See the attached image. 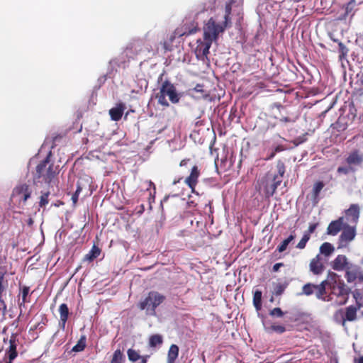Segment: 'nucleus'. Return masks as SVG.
<instances>
[{"label":"nucleus","instance_id":"f257e3e1","mask_svg":"<svg viewBox=\"0 0 363 363\" xmlns=\"http://www.w3.org/2000/svg\"><path fill=\"white\" fill-rule=\"evenodd\" d=\"M233 2V0H230L226 3L225 9L221 13L211 17L204 24L203 28L204 39L216 41L219 35L223 33L226 28L231 27L230 13Z\"/></svg>","mask_w":363,"mask_h":363},{"label":"nucleus","instance_id":"f03ea898","mask_svg":"<svg viewBox=\"0 0 363 363\" xmlns=\"http://www.w3.org/2000/svg\"><path fill=\"white\" fill-rule=\"evenodd\" d=\"M51 151L48 152L46 157L40 162L36 167V172L34 177V182H44L48 186H52L54 183V179L57 174V167H55L52 164H50Z\"/></svg>","mask_w":363,"mask_h":363},{"label":"nucleus","instance_id":"7ed1b4c3","mask_svg":"<svg viewBox=\"0 0 363 363\" xmlns=\"http://www.w3.org/2000/svg\"><path fill=\"white\" fill-rule=\"evenodd\" d=\"M277 173L269 172L264 178V193L267 198L272 196L282 182L285 173V165L283 162L280 160L277 162Z\"/></svg>","mask_w":363,"mask_h":363},{"label":"nucleus","instance_id":"20e7f679","mask_svg":"<svg viewBox=\"0 0 363 363\" xmlns=\"http://www.w3.org/2000/svg\"><path fill=\"white\" fill-rule=\"evenodd\" d=\"M167 96L172 104H178L182 96V94L177 91L175 86L167 80L162 83L160 91L156 95L158 104L164 107H168L169 104L166 99Z\"/></svg>","mask_w":363,"mask_h":363},{"label":"nucleus","instance_id":"39448f33","mask_svg":"<svg viewBox=\"0 0 363 363\" xmlns=\"http://www.w3.org/2000/svg\"><path fill=\"white\" fill-rule=\"evenodd\" d=\"M165 299V296L157 291H150L147 296L140 301L138 307L140 310H145L146 314L149 315H155L156 308L160 306Z\"/></svg>","mask_w":363,"mask_h":363},{"label":"nucleus","instance_id":"423d86ee","mask_svg":"<svg viewBox=\"0 0 363 363\" xmlns=\"http://www.w3.org/2000/svg\"><path fill=\"white\" fill-rule=\"evenodd\" d=\"M330 289H331V296H335L337 299L335 303L338 306L344 305L347 303L350 294V289L345 284L341 281L336 274L335 278L330 282Z\"/></svg>","mask_w":363,"mask_h":363},{"label":"nucleus","instance_id":"0eeeda50","mask_svg":"<svg viewBox=\"0 0 363 363\" xmlns=\"http://www.w3.org/2000/svg\"><path fill=\"white\" fill-rule=\"evenodd\" d=\"M143 50V43L140 40H133L130 43L123 52L121 54L122 60L121 61L114 59L110 62L111 65H118L121 66L125 63V57L128 59L133 58L135 55L140 53Z\"/></svg>","mask_w":363,"mask_h":363},{"label":"nucleus","instance_id":"6e6552de","mask_svg":"<svg viewBox=\"0 0 363 363\" xmlns=\"http://www.w3.org/2000/svg\"><path fill=\"white\" fill-rule=\"evenodd\" d=\"M213 41L209 39H199L196 42L197 45L195 49V55L199 60L206 62L208 60V55L209 53V49Z\"/></svg>","mask_w":363,"mask_h":363},{"label":"nucleus","instance_id":"1a4fd4ad","mask_svg":"<svg viewBox=\"0 0 363 363\" xmlns=\"http://www.w3.org/2000/svg\"><path fill=\"white\" fill-rule=\"evenodd\" d=\"M356 236V228L345 225L342 233L338 239V249L346 247L348 244L352 242Z\"/></svg>","mask_w":363,"mask_h":363},{"label":"nucleus","instance_id":"9d476101","mask_svg":"<svg viewBox=\"0 0 363 363\" xmlns=\"http://www.w3.org/2000/svg\"><path fill=\"white\" fill-rule=\"evenodd\" d=\"M345 277L349 283L354 282L356 280L362 283L363 282V272L359 267L350 264L346 269Z\"/></svg>","mask_w":363,"mask_h":363},{"label":"nucleus","instance_id":"9b49d317","mask_svg":"<svg viewBox=\"0 0 363 363\" xmlns=\"http://www.w3.org/2000/svg\"><path fill=\"white\" fill-rule=\"evenodd\" d=\"M32 189L29 185L22 184L17 186L13 191V196L18 198L19 201L26 202L30 197Z\"/></svg>","mask_w":363,"mask_h":363},{"label":"nucleus","instance_id":"f8f14e48","mask_svg":"<svg viewBox=\"0 0 363 363\" xmlns=\"http://www.w3.org/2000/svg\"><path fill=\"white\" fill-rule=\"evenodd\" d=\"M335 273H330L328 276L327 279L323 281L319 285H316L315 290H316V297L318 299H321L323 301H326L325 298H324V294H325L326 286L330 287V282L331 280L335 278Z\"/></svg>","mask_w":363,"mask_h":363},{"label":"nucleus","instance_id":"ddd939ff","mask_svg":"<svg viewBox=\"0 0 363 363\" xmlns=\"http://www.w3.org/2000/svg\"><path fill=\"white\" fill-rule=\"evenodd\" d=\"M345 161L347 164L353 167L360 166L363 162V152L359 150H354L349 153Z\"/></svg>","mask_w":363,"mask_h":363},{"label":"nucleus","instance_id":"4468645a","mask_svg":"<svg viewBox=\"0 0 363 363\" xmlns=\"http://www.w3.org/2000/svg\"><path fill=\"white\" fill-rule=\"evenodd\" d=\"M347 223H344V218L340 217L335 220H333L328 226L327 233L328 235L335 236L338 234L342 230L344 229Z\"/></svg>","mask_w":363,"mask_h":363},{"label":"nucleus","instance_id":"2eb2a0df","mask_svg":"<svg viewBox=\"0 0 363 363\" xmlns=\"http://www.w3.org/2000/svg\"><path fill=\"white\" fill-rule=\"evenodd\" d=\"M310 270L314 274H320L324 270V265L321 261L320 255H317L313 259H311L309 264Z\"/></svg>","mask_w":363,"mask_h":363},{"label":"nucleus","instance_id":"dca6fc26","mask_svg":"<svg viewBox=\"0 0 363 363\" xmlns=\"http://www.w3.org/2000/svg\"><path fill=\"white\" fill-rule=\"evenodd\" d=\"M350 264L345 255H339L333 262L332 267L336 271H342L347 269Z\"/></svg>","mask_w":363,"mask_h":363},{"label":"nucleus","instance_id":"f3484780","mask_svg":"<svg viewBox=\"0 0 363 363\" xmlns=\"http://www.w3.org/2000/svg\"><path fill=\"white\" fill-rule=\"evenodd\" d=\"M17 335L12 334L9 340V347L6 351V354L8 355L9 359H10V361H13L17 357Z\"/></svg>","mask_w":363,"mask_h":363},{"label":"nucleus","instance_id":"a211bd4d","mask_svg":"<svg viewBox=\"0 0 363 363\" xmlns=\"http://www.w3.org/2000/svg\"><path fill=\"white\" fill-rule=\"evenodd\" d=\"M199 174L200 172L198 167L195 165L192 167L190 175L186 178L185 182L191 189H194L195 187Z\"/></svg>","mask_w":363,"mask_h":363},{"label":"nucleus","instance_id":"6ab92c4d","mask_svg":"<svg viewBox=\"0 0 363 363\" xmlns=\"http://www.w3.org/2000/svg\"><path fill=\"white\" fill-rule=\"evenodd\" d=\"M59 313L60 316V326L64 330L69 315V308L66 303H62L60 306Z\"/></svg>","mask_w":363,"mask_h":363},{"label":"nucleus","instance_id":"aec40b11","mask_svg":"<svg viewBox=\"0 0 363 363\" xmlns=\"http://www.w3.org/2000/svg\"><path fill=\"white\" fill-rule=\"evenodd\" d=\"M125 109V106L123 104H118L117 106L112 108L109 111V114L113 121H119Z\"/></svg>","mask_w":363,"mask_h":363},{"label":"nucleus","instance_id":"412c9836","mask_svg":"<svg viewBox=\"0 0 363 363\" xmlns=\"http://www.w3.org/2000/svg\"><path fill=\"white\" fill-rule=\"evenodd\" d=\"M346 216L352 217V221L357 223L359 217V207L357 204H352L345 211Z\"/></svg>","mask_w":363,"mask_h":363},{"label":"nucleus","instance_id":"4be33fe9","mask_svg":"<svg viewBox=\"0 0 363 363\" xmlns=\"http://www.w3.org/2000/svg\"><path fill=\"white\" fill-rule=\"evenodd\" d=\"M21 289V301L18 302V305L20 308L25 307V304L26 303L30 302L29 295H30V287L27 286H23L20 287Z\"/></svg>","mask_w":363,"mask_h":363},{"label":"nucleus","instance_id":"5701e85b","mask_svg":"<svg viewBox=\"0 0 363 363\" xmlns=\"http://www.w3.org/2000/svg\"><path fill=\"white\" fill-rule=\"evenodd\" d=\"M335 251L334 246L330 242H324L320 247V254L326 257H330Z\"/></svg>","mask_w":363,"mask_h":363},{"label":"nucleus","instance_id":"b1692460","mask_svg":"<svg viewBox=\"0 0 363 363\" xmlns=\"http://www.w3.org/2000/svg\"><path fill=\"white\" fill-rule=\"evenodd\" d=\"M179 347L176 345H172L168 351L167 363H174L178 357Z\"/></svg>","mask_w":363,"mask_h":363},{"label":"nucleus","instance_id":"393cba45","mask_svg":"<svg viewBox=\"0 0 363 363\" xmlns=\"http://www.w3.org/2000/svg\"><path fill=\"white\" fill-rule=\"evenodd\" d=\"M100 253L101 250L96 245H94L91 250L85 255L84 260L92 262L100 255Z\"/></svg>","mask_w":363,"mask_h":363},{"label":"nucleus","instance_id":"a878e982","mask_svg":"<svg viewBox=\"0 0 363 363\" xmlns=\"http://www.w3.org/2000/svg\"><path fill=\"white\" fill-rule=\"evenodd\" d=\"M325 184L323 182H318L314 184L313 187V199L315 202H318L319 200V194L321 190L323 189Z\"/></svg>","mask_w":363,"mask_h":363},{"label":"nucleus","instance_id":"bb28decb","mask_svg":"<svg viewBox=\"0 0 363 363\" xmlns=\"http://www.w3.org/2000/svg\"><path fill=\"white\" fill-rule=\"evenodd\" d=\"M354 0H351L349 3L347 4L345 8V13L342 16L338 17V20H345L348 15L353 16V10L354 7Z\"/></svg>","mask_w":363,"mask_h":363},{"label":"nucleus","instance_id":"cd10ccee","mask_svg":"<svg viewBox=\"0 0 363 363\" xmlns=\"http://www.w3.org/2000/svg\"><path fill=\"white\" fill-rule=\"evenodd\" d=\"M86 345V337L84 335H82L77 343L72 347V351L75 352H82Z\"/></svg>","mask_w":363,"mask_h":363},{"label":"nucleus","instance_id":"c85d7f7f","mask_svg":"<svg viewBox=\"0 0 363 363\" xmlns=\"http://www.w3.org/2000/svg\"><path fill=\"white\" fill-rule=\"evenodd\" d=\"M145 186L146 188L147 191H149L150 188H153L152 191H150V197H149V203H150V208H151V203L155 201V186L153 182L151 181H145L144 182Z\"/></svg>","mask_w":363,"mask_h":363},{"label":"nucleus","instance_id":"c756f323","mask_svg":"<svg viewBox=\"0 0 363 363\" xmlns=\"http://www.w3.org/2000/svg\"><path fill=\"white\" fill-rule=\"evenodd\" d=\"M357 308L354 306H349L346 309L345 319L349 321H353L356 319Z\"/></svg>","mask_w":363,"mask_h":363},{"label":"nucleus","instance_id":"7c9ffc66","mask_svg":"<svg viewBox=\"0 0 363 363\" xmlns=\"http://www.w3.org/2000/svg\"><path fill=\"white\" fill-rule=\"evenodd\" d=\"M295 238V235H290L286 239L284 240L277 247V250L279 252H282L285 251L287 248V246L289 245V243L294 240Z\"/></svg>","mask_w":363,"mask_h":363},{"label":"nucleus","instance_id":"2f4dec72","mask_svg":"<svg viewBox=\"0 0 363 363\" xmlns=\"http://www.w3.org/2000/svg\"><path fill=\"white\" fill-rule=\"evenodd\" d=\"M356 171V169L351 165L347 164V166L339 167L337 169V172L339 174L347 175L350 173H354Z\"/></svg>","mask_w":363,"mask_h":363},{"label":"nucleus","instance_id":"473e14b6","mask_svg":"<svg viewBox=\"0 0 363 363\" xmlns=\"http://www.w3.org/2000/svg\"><path fill=\"white\" fill-rule=\"evenodd\" d=\"M262 301V292L259 291H255L253 296V304L257 310H259L261 308Z\"/></svg>","mask_w":363,"mask_h":363},{"label":"nucleus","instance_id":"72a5a7b5","mask_svg":"<svg viewBox=\"0 0 363 363\" xmlns=\"http://www.w3.org/2000/svg\"><path fill=\"white\" fill-rule=\"evenodd\" d=\"M124 359V356L120 350H116L113 355L111 363H122Z\"/></svg>","mask_w":363,"mask_h":363},{"label":"nucleus","instance_id":"f704fd0d","mask_svg":"<svg viewBox=\"0 0 363 363\" xmlns=\"http://www.w3.org/2000/svg\"><path fill=\"white\" fill-rule=\"evenodd\" d=\"M315 284H306L302 288V294L306 296H310L313 294L315 288Z\"/></svg>","mask_w":363,"mask_h":363},{"label":"nucleus","instance_id":"c9c22d12","mask_svg":"<svg viewBox=\"0 0 363 363\" xmlns=\"http://www.w3.org/2000/svg\"><path fill=\"white\" fill-rule=\"evenodd\" d=\"M162 343V337L160 335H152L150 338V345L152 347H155Z\"/></svg>","mask_w":363,"mask_h":363},{"label":"nucleus","instance_id":"e433bc0d","mask_svg":"<svg viewBox=\"0 0 363 363\" xmlns=\"http://www.w3.org/2000/svg\"><path fill=\"white\" fill-rule=\"evenodd\" d=\"M128 357L130 361L135 362L140 359V355L134 350L129 349L127 352Z\"/></svg>","mask_w":363,"mask_h":363},{"label":"nucleus","instance_id":"4c0bfd02","mask_svg":"<svg viewBox=\"0 0 363 363\" xmlns=\"http://www.w3.org/2000/svg\"><path fill=\"white\" fill-rule=\"evenodd\" d=\"M309 239L310 236L308 235V233H304L301 240L297 244L296 247L301 250L305 248L306 243L309 240Z\"/></svg>","mask_w":363,"mask_h":363},{"label":"nucleus","instance_id":"58836bf2","mask_svg":"<svg viewBox=\"0 0 363 363\" xmlns=\"http://www.w3.org/2000/svg\"><path fill=\"white\" fill-rule=\"evenodd\" d=\"M49 195H50V192L48 191V192L43 193L40 196V202H39L40 207H44V206H45L48 203V202H49V200H48Z\"/></svg>","mask_w":363,"mask_h":363},{"label":"nucleus","instance_id":"ea45409f","mask_svg":"<svg viewBox=\"0 0 363 363\" xmlns=\"http://www.w3.org/2000/svg\"><path fill=\"white\" fill-rule=\"evenodd\" d=\"M194 91L198 93H201L202 94L201 96H199V98L206 99L208 96V94L205 93L203 90V85L202 84H197L194 87Z\"/></svg>","mask_w":363,"mask_h":363},{"label":"nucleus","instance_id":"a19ab883","mask_svg":"<svg viewBox=\"0 0 363 363\" xmlns=\"http://www.w3.org/2000/svg\"><path fill=\"white\" fill-rule=\"evenodd\" d=\"M286 287V284H277L274 287V294L276 296H280L283 294L285 289Z\"/></svg>","mask_w":363,"mask_h":363},{"label":"nucleus","instance_id":"79ce46f5","mask_svg":"<svg viewBox=\"0 0 363 363\" xmlns=\"http://www.w3.org/2000/svg\"><path fill=\"white\" fill-rule=\"evenodd\" d=\"M339 46V51L340 52V59L345 57L348 52V49L346 48V46L341 42L338 43Z\"/></svg>","mask_w":363,"mask_h":363},{"label":"nucleus","instance_id":"37998d69","mask_svg":"<svg viewBox=\"0 0 363 363\" xmlns=\"http://www.w3.org/2000/svg\"><path fill=\"white\" fill-rule=\"evenodd\" d=\"M81 191H82V187L80 186V185L78 184L75 192L74 193V194L72 196V201L74 205L77 203V202L78 201L79 195L81 193Z\"/></svg>","mask_w":363,"mask_h":363},{"label":"nucleus","instance_id":"c03bdc74","mask_svg":"<svg viewBox=\"0 0 363 363\" xmlns=\"http://www.w3.org/2000/svg\"><path fill=\"white\" fill-rule=\"evenodd\" d=\"M269 314L272 316L281 318L283 316L284 313L280 308H274L270 311Z\"/></svg>","mask_w":363,"mask_h":363},{"label":"nucleus","instance_id":"a18cd8bd","mask_svg":"<svg viewBox=\"0 0 363 363\" xmlns=\"http://www.w3.org/2000/svg\"><path fill=\"white\" fill-rule=\"evenodd\" d=\"M272 330H274V332H277L278 333H283L286 330L285 327L283 325H273L272 326Z\"/></svg>","mask_w":363,"mask_h":363},{"label":"nucleus","instance_id":"49530a36","mask_svg":"<svg viewBox=\"0 0 363 363\" xmlns=\"http://www.w3.org/2000/svg\"><path fill=\"white\" fill-rule=\"evenodd\" d=\"M3 280H4V276H0V301L2 302L3 303L4 301L1 300V295H2V293L5 291L6 289V286L3 284ZM5 305V304H4ZM4 308H6V306H4Z\"/></svg>","mask_w":363,"mask_h":363},{"label":"nucleus","instance_id":"de8ad7c7","mask_svg":"<svg viewBox=\"0 0 363 363\" xmlns=\"http://www.w3.org/2000/svg\"><path fill=\"white\" fill-rule=\"evenodd\" d=\"M318 225V223H312V224H310V225H309V227H308V231H307V232H305L304 233H308V235L310 236V235H311V233H313L315 230V229H316V228H317Z\"/></svg>","mask_w":363,"mask_h":363},{"label":"nucleus","instance_id":"09e8293b","mask_svg":"<svg viewBox=\"0 0 363 363\" xmlns=\"http://www.w3.org/2000/svg\"><path fill=\"white\" fill-rule=\"evenodd\" d=\"M284 266V264L281 263V262H279V263H276L274 266H273V272H278L279 268L283 267Z\"/></svg>","mask_w":363,"mask_h":363},{"label":"nucleus","instance_id":"8fccbe9b","mask_svg":"<svg viewBox=\"0 0 363 363\" xmlns=\"http://www.w3.org/2000/svg\"><path fill=\"white\" fill-rule=\"evenodd\" d=\"M194 33V30L193 29L189 30L188 32L187 31H184L183 33H180L179 31V30H177V34L180 35V36H182L183 35H185V34H190V33Z\"/></svg>","mask_w":363,"mask_h":363},{"label":"nucleus","instance_id":"3c124183","mask_svg":"<svg viewBox=\"0 0 363 363\" xmlns=\"http://www.w3.org/2000/svg\"><path fill=\"white\" fill-rule=\"evenodd\" d=\"M284 150V148L283 146L281 145H277L274 150L273 151L275 152V153L277 152H281Z\"/></svg>","mask_w":363,"mask_h":363},{"label":"nucleus","instance_id":"603ef678","mask_svg":"<svg viewBox=\"0 0 363 363\" xmlns=\"http://www.w3.org/2000/svg\"><path fill=\"white\" fill-rule=\"evenodd\" d=\"M276 153L273 150L271 152V153L265 158V160H269L272 159L275 156Z\"/></svg>","mask_w":363,"mask_h":363},{"label":"nucleus","instance_id":"864d4df0","mask_svg":"<svg viewBox=\"0 0 363 363\" xmlns=\"http://www.w3.org/2000/svg\"><path fill=\"white\" fill-rule=\"evenodd\" d=\"M189 161V160L188 159H184V160H182L180 162V166L182 167V166H185L186 165L187 162Z\"/></svg>","mask_w":363,"mask_h":363},{"label":"nucleus","instance_id":"5fc2aeb1","mask_svg":"<svg viewBox=\"0 0 363 363\" xmlns=\"http://www.w3.org/2000/svg\"><path fill=\"white\" fill-rule=\"evenodd\" d=\"M360 296V293L359 291H354V298L356 299L357 303H358V298Z\"/></svg>","mask_w":363,"mask_h":363},{"label":"nucleus","instance_id":"6e6d98bb","mask_svg":"<svg viewBox=\"0 0 363 363\" xmlns=\"http://www.w3.org/2000/svg\"><path fill=\"white\" fill-rule=\"evenodd\" d=\"M169 197V196H165V197H164V198L161 201V203H160V205H161V207H162V206H163V203H164V202H166V201L168 200Z\"/></svg>","mask_w":363,"mask_h":363},{"label":"nucleus","instance_id":"4d7b16f0","mask_svg":"<svg viewBox=\"0 0 363 363\" xmlns=\"http://www.w3.org/2000/svg\"><path fill=\"white\" fill-rule=\"evenodd\" d=\"M33 224V220L30 218L28 220V225L31 226Z\"/></svg>","mask_w":363,"mask_h":363},{"label":"nucleus","instance_id":"13d9d810","mask_svg":"<svg viewBox=\"0 0 363 363\" xmlns=\"http://www.w3.org/2000/svg\"><path fill=\"white\" fill-rule=\"evenodd\" d=\"M357 361V363H363V356L360 357Z\"/></svg>","mask_w":363,"mask_h":363},{"label":"nucleus","instance_id":"bf43d9fd","mask_svg":"<svg viewBox=\"0 0 363 363\" xmlns=\"http://www.w3.org/2000/svg\"><path fill=\"white\" fill-rule=\"evenodd\" d=\"M324 298H325L326 299L325 301H330L333 299V297L331 296H324Z\"/></svg>","mask_w":363,"mask_h":363},{"label":"nucleus","instance_id":"052dcab7","mask_svg":"<svg viewBox=\"0 0 363 363\" xmlns=\"http://www.w3.org/2000/svg\"><path fill=\"white\" fill-rule=\"evenodd\" d=\"M359 82H360L361 84L363 85V73L362 74V75L359 77Z\"/></svg>","mask_w":363,"mask_h":363},{"label":"nucleus","instance_id":"680f3d73","mask_svg":"<svg viewBox=\"0 0 363 363\" xmlns=\"http://www.w3.org/2000/svg\"><path fill=\"white\" fill-rule=\"evenodd\" d=\"M281 121H284V122H288L289 121V118L285 117V118H283L282 119H281Z\"/></svg>","mask_w":363,"mask_h":363},{"label":"nucleus","instance_id":"e2e57ef3","mask_svg":"<svg viewBox=\"0 0 363 363\" xmlns=\"http://www.w3.org/2000/svg\"><path fill=\"white\" fill-rule=\"evenodd\" d=\"M213 7L211 5H209L206 9L208 10V9H212Z\"/></svg>","mask_w":363,"mask_h":363},{"label":"nucleus","instance_id":"0e129e2a","mask_svg":"<svg viewBox=\"0 0 363 363\" xmlns=\"http://www.w3.org/2000/svg\"><path fill=\"white\" fill-rule=\"evenodd\" d=\"M140 210H141L140 212H143L144 211V206L143 205L141 206Z\"/></svg>","mask_w":363,"mask_h":363},{"label":"nucleus","instance_id":"69168bd1","mask_svg":"<svg viewBox=\"0 0 363 363\" xmlns=\"http://www.w3.org/2000/svg\"><path fill=\"white\" fill-rule=\"evenodd\" d=\"M140 210H141L140 212H143L144 211V206L143 205L141 206Z\"/></svg>","mask_w":363,"mask_h":363},{"label":"nucleus","instance_id":"338daca9","mask_svg":"<svg viewBox=\"0 0 363 363\" xmlns=\"http://www.w3.org/2000/svg\"><path fill=\"white\" fill-rule=\"evenodd\" d=\"M142 363H146V359L145 358L142 359Z\"/></svg>","mask_w":363,"mask_h":363},{"label":"nucleus","instance_id":"774afa93","mask_svg":"<svg viewBox=\"0 0 363 363\" xmlns=\"http://www.w3.org/2000/svg\"><path fill=\"white\" fill-rule=\"evenodd\" d=\"M12 361H10V359L9 360V362H6V363H11Z\"/></svg>","mask_w":363,"mask_h":363}]
</instances>
